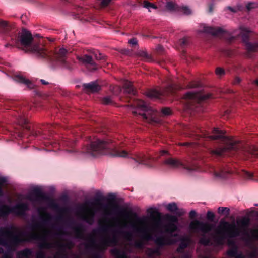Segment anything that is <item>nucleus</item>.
<instances>
[{
  "label": "nucleus",
  "instance_id": "obj_16",
  "mask_svg": "<svg viewBox=\"0 0 258 258\" xmlns=\"http://www.w3.org/2000/svg\"><path fill=\"white\" fill-rule=\"evenodd\" d=\"M85 87L87 89L88 91L90 92H96L100 89V86L96 82H91L85 84Z\"/></svg>",
  "mask_w": 258,
  "mask_h": 258
},
{
  "label": "nucleus",
  "instance_id": "obj_43",
  "mask_svg": "<svg viewBox=\"0 0 258 258\" xmlns=\"http://www.w3.org/2000/svg\"><path fill=\"white\" fill-rule=\"evenodd\" d=\"M108 209V206H106V207H105L104 208V213L105 214H110V211H109V210Z\"/></svg>",
  "mask_w": 258,
  "mask_h": 258
},
{
  "label": "nucleus",
  "instance_id": "obj_15",
  "mask_svg": "<svg viewBox=\"0 0 258 258\" xmlns=\"http://www.w3.org/2000/svg\"><path fill=\"white\" fill-rule=\"evenodd\" d=\"M250 31L248 28L245 27H240L239 29L236 30L234 32V35L235 36H239L242 37L243 39L246 38L248 34L249 33Z\"/></svg>",
  "mask_w": 258,
  "mask_h": 258
},
{
  "label": "nucleus",
  "instance_id": "obj_22",
  "mask_svg": "<svg viewBox=\"0 0 258 258\" xmlns=\"http://www.w3.org/2000/svg\"><path fill=\"white\" fill-rule=\"evenodd\" d=\"M143 6L148 9L149 11H151L152 9H157L158 8L162 7L161 4H159V5L157 6L155 4L151 3L148 1H145L143 3Z\"/></svg>",
  "mask_w": 258,
  "mask_h": 258
},
{
  "label": "nucleus",
  "instance_id": "obj_7",
  "mask_svg": "<svg viewBox=\"0 0 258 258\" xmlns=\"http://www.w3.org/2000/svg\"><path fill=\"white\" fill-rule=\"evenodd\" d=\"M49 231L44 226H39L35 228L33 231V233L29 238L19 237L16 239L17 242L29 239H42L45 240L49 235Z\"/></svg>",
  "mask_w": 258,
  "mask_h": 258
},
{
  "label": "nucleus",
  "instance_id": "obj_13",
  "mask_svg": "<svg viewBox=\"0 0 258 258\" xmlns=\"http://www.w3.org/2000/svg\"><path fill=\"white\" fill-rule=\"evenodd\" d=\"M32 39L31 34L25 30H23L20 34V40L21 43L25 46L30 44Z\"/></svg>",
  "mask_w": 258,
  "mask_h": 258
},
{
  "label": "nucleus",
  "instance_id": "obj_32",
  "mask_svg": "<svg viewBox=\"0 0 258 258\" xmlns=\"http://www.w3.org/2000/svg\"><path fill=\"white\" fill-rule=\"evenodd\" d=\"M215 73L217 76H221L225 74V72L223 69L217 68L215 70Z\"/></svg>",
  "mask_w": 258,
  "mask_h": 258
},
{
  "label": "nucleus",
  "instance_id": "obj_24",
  "mask_svg": "<svg viewBox=\"0 0 258 258\" xmlns=\"http://www.w3.org/2000/svg\"><path fill=\"white\" fill-rule=\"evenodd\" d=\"M77 59L81 62L85 63H89L91 64L92 63V57L88 56L87 55H85L83 56H78L77 57Z\"/></svg>",
  "mask_w": 258,
  "mask_h": 258
},
{
  "label": "nucleus",
  "instance_id": "obj_37",
  "mask_svg": "<svg viewBox=\"0 0 258 258\" xmlns=\"http://www.w3.org/2000/svg\"><path fill=\"white\" fill-rule=\"evenodd\" d=\"M190 241L189 239H188L186 242L183 241L181 244L180 248H183V247L186 246V245L190 243Z\"/></svg>",
  "mask_w": 258,
  "mask_h": 258
},
{
  "label": "nucleus",
  "instance_id": "obj_36",
  "mask_svg": "<svg viewBox=\"0 0 258 258\" xmlns=\"http://www.w3.org/2000/svg\"><path fill=\"white\" fill-rule=\"evenodd\" d=\"M183 11L185 14H189L191 13V10L190 8L187 7H184L183 8Z\"/></svg>",
  "mask_w": 258,
  "mask_h": 258
},
{
  "label": "nucleus",
  "instance_id": "obj_49",
  "mask_svg": "<svg viewBox=\"0 0 258 258\" xmlns=\"http://www.w3.org/2000/svg\"><path fill=\"white\" fill-rule=\"evenodd\" d=\"M189 255H187V257L186 258H189Z\"/></svg>",
  "mask_w": 258,
  "mask_h": 258
},
{
  "label": "nucleus",
  "instance_id": "obj_38",
  "mask_svg": "<svg viewBox=\"0 0 258 258\" xmlns=\"http://www.w3.org/2000/svg\"><path fill=\"white\" fill-rule=\"evenodd\" d=\"M94 56L97 59H101L102 58L101 54L98 51L94 52Z\"/></svg>",
  "mask_w": 258,
  "mask_h": 258
},
{
  "label": "nucleus",
  "instance_id": "obj_39",
  "mask_svg": "<svg viewBox=\"0 0 258 258\" xmlns=\"http://www.w3.org/2000/svg\"><path fill=\"white\" fill-rule=\"evenodd\" d=\"M128 43L131 45H132L133 46H135L137 44V40L136 39H131L129 40Z\"/></svg>",
  "mask_w": 258,
  "mask_h": 258
},
{
  "label": "nucleus",
  "instance_id": "obj_18",
  "mask_svg": "<svg viewBox=\"0 0 258 258\" xmlns=\"http://www.w3.org/2000/svg\"><path fill=\"white\" fill-rule=\"evenodd\" d=\"M212 134L213 135L210 136L211 139L215 140L224 137V132L217 128H214L213 130Z\"/></svg>",
  "mask_w": 258,
  "mask_h": 258
},
{
  "label": "nucleus",
  "instance_id": "obj_28",
  "mask_svg": "<svg viewBox=\"0 0 258 258\" xmlns=\"http://www.w3.org/2000/svg\"><path fill=\"white\" fill-rule=\"evenodd\" d=\"M34 193L36 196L37 199H40L42 198L43 195L39 187H36L35 188Z\"/></svg>",
  "mask_w": 258,
  "mask_h": 258
},
{
  "label": "nucleus",
  "instance_id": "obj_11",
  "mask_svg": "<svg viewBox=\"0 0 258 258\" xmlns=\"http://www.w3.org/2000/svg\"><path fill=\"white\" fill-rule=\"evenodd\" d=\"M199 33H206L212 35L220 36L224 34L226 31L220 27H212L205 24L200 25L198 30Z\"/></svg>",
  "mask_w": 258,
  "mask_h": 258
},
{
  "label": "nucleus",
  "instance_id": "obj_47",
  "mask_svg": "<svg viewBox=\"0 0 258 258\" xmlns=\"http://www.w3.org/2000/svg\"><path fill=\"white\" fill-rule=\"evenodd\" d=\"M167 152L166 151H162V154L166 153Z\"/></svg>",
  "mask_w": 258,
  "mask_h": 258
},
{
  "label": "nucleus",
  "instance_id": "obj_40",
  "mask_svg": "<svg viewBox=\"0 0 258 258\" xmlns=\"http://www.w3.org/2000/svg\"><path fill=\"white\" fill-rule=\"evenodd\" d=\"M0 25L3 27H7L9 26V24L7 21H0Z\"/></svg>",
  "mask_w": 258,
  "mask_h": 258
},
{
  "label": "nucleus",
  "instance_id": "obj_41",
  "mask_svg": "<svg viewBox=\"0 0 258 258\" xmlns=\"http://www.w3.org/2000/svg\"><path fill=\"white\" fill-rule=\"evenodd\" d=\"M214 216V214L212 212L208 211L207 212V217H208V218H209V219H213Z\"/></svg>",
  "mask_w": 258,
  "mask_h": 258
},
{
  "label": "nucleus",
  "instance_id": "obj_23",
  "mask_svg": "<svg viewBox=\"0 0 258 258\" xmlns=\"http://www.w3.org/2000/svg\"><path fill=\"white\" fill-rule=\"evenodd\" d=\"M15 79L16 80V81H17L19 82L25 84L28 86L31 87V84L30 81L29 80L26 79L25 77H24L22 76L17 75L15 76Z\"/></svg>",
  "mask_w": 258,
  "mask_h": 258
},
{
  "label": "nucleus",
  "instance_id": "obj_8",
  "mask_svg": "<svg viewBox=\"0 0 258 258\" xmlns=\"http://www.w3.org/2000/svg\"><path fill=\"white\" fill-rule=\"evenodd\" d=\"M164 164L172 168H179L180 167L186 169L188 172L194 171L196 169V165L191 163H183L179 160L174 158H168L165 160Z\"/></svg>",
  "mask_w": 258,
  "mask_h": 258
},
{
  "label": "nucleus",
  "instance_id": "obj_34",
  "mask_svg": "<svg viewBox=\"0 0 258 258\" xmlns=\"http://www.w3.org/2000/svg\"><path fill=\"white\" fill-rule=\"evenodd\" d=\"M243 176L247 179H250L252 177V173L247 171H243Z\"/></svg>",
  "mask_w": 258,
  "mask_h": 258
},
{
  "label": "nucleus",
  "instance_id": "obj_1",
  "mask_svg": "<svg viewBox=\"0 0 258 258\" xmlns=\"http://www.w3.org/2000/svg\"><path fill=\"white\" fill-rule=\"evenodd\" d=\"M125 218L118 217L111 222L112 227H126L128 224L137 232L140 233L146 240L153 239L156 244L164 246L172 244L179 239L178 234L172 233L177 231L178 226L176 223L178 219L176 216L169 214L165 215L166 224L163 228L159 221L147 217H138L136 215L130 216L125 211L121 212Z\"/></svg>",
  "mask_w": 258,
  "mask_h": 258
},
{
  "label": "nucleus",
  "instance_id": "obj_31",
  "mask_svg": "<svg viewBox=\"0 0 258 258\" xmlns=\"http://www.w3.org/2000/svg\"><path fill=\"white\" fill-rule=\"evenodd\" d=\"M162 114L164 116H168L171 114V111L169 108H165L162 110Z\"/></svg>",
  "mask_w": 258,
  "mask_h": 258
},
{
  "label": "nucleus",
  "instance_id": "obj_29",
  "mask_svg": "<svg viewBox=\"0 0 258 258\" xmlns=\"http://www.w3.org/2000/svg\"><path fill=\"white\" fill-rule=\"evenodd\" d=\"M147 95L151 98H157L158 97L159 94L157 91L152 90L150 91L148 93Z\"/></svg>",
  "mask_w": 258,
  "mask_h": 258
},
{
  "label": "nucleus",
  "instance_id": "obj_27",
  "mask_svg": "<svg viewBox=\"0 0 258 258\" xmlns=\"http://www.w3.org/2000/svg\"><path fill=\"white\" fill-rule=\"evenodd\" d=\"M218 211L220 214L228 215L229 213V209L226 207H219Z\"/></svg>",
  "mask_w": 258,
  "mask_h": 258
},
{
  "label": "nucleus",
  "instance_id": "obj_45",
  "mask_svg": "<svg viewBox=\"0 0 258 258\" xmlns=\"http://www.w3.org/2000/svg\"><path fill=\"white\" fill-rule=\"evenodd\" d=\"M41 81L42 82V83L43 84H47V82L46 81H45L44 80H41Z\"/></svg>",
  "mask_w": 258,
  "mask_h": 258
},
{
  "label": "nucleus",
  "instance_id": "obj_48",
  "mask_svg": "<svg viewBox=\"0 0 258 258\" xmlns=\"http://www.w3.org/2000/svg\"><path fill=\"white\" fill-rule=\"evenodd\" d=\"M3 250L2 248H0V253L2 252Z\"/></svg>",
  "mask_w": 258,
  "mask_h": 258
},
{
  "label": "nucleus",
  "instance_id": "obj_21",
  "mask_svg": "<svg viewBox=\"0 0 258 258\" xmlns=\"http://www.w3.org/2000/svg\"><path fill=\"white\" fill-rule=\"evenodd\" d=\"M234 144V143L233 141L229 140L227 142V147H226V148L216 150L215 151V153L217 155H221L224 150L233 149L234 148V147H233Z\"/></svg>",
  "mask_w": 258,
  "mask_h": 258
},
{
  "label": "nucleus",
  "instance_id": "obj_2",
  "mask_svg": "<svg viewBox=\"0 0 258 258\" xmlns=\"http://www.w3.org/2000/svg\"><path fill=\"white\" fill-rule=\"evenodd\" d=\"M248 220L246 219H242L238 220L235 223H231L221 222L216 231L217 236L213 237V242L208 239L202 238L200 240L201 243L205 245L214 244L218 245L223 244L224 241L223 236L226 235L230 237H234L241 236L243 237H251L254 238H258V230L254 229L249 231L248 228Z\"/></svg>",
  "mask_w": 258,
  "mask_h": 258
},
{
  "label": "nucleus",
  "instance_id": "obj_12",
  "mask_svg": "<svg viewBox=\"0 0 258 258\" xmlns=\"http://www.w3.org/2000/svg\"><path fill=\"white\" fill-rule=\"evenodd\" d=\"M211 94L207 93L203 94L202 92L195 93L193 92H189L185 95V98L186 99H196L198 100H204L210 98Z\"/></svg>",
  "mask_w": 258,
  "mask_h": 258
},
{
  "label": "nucleus",
  "instance_id": "obj_35",
  "mask_svg": "<svg viewBox=\"0 0 258 258\" xmlns=\"http://www.w3.org/2000/svg\"><path fill=\"white\" fill-rule=\"evenodd\" d=\"M67 51L64 48H61L58 52V54L60 56H63L67 53Z\"/></svg>",
  "mask_w": 258,
  "mask_h": 258
},
{
  "label": "nucleus",
  "instance_id": "obj_30",
  "mask_svg": "<svg viewBox=\"0 0 258 258\" xmlns=\"http://www.w3.org/2000/svg\"><path fill=\"white\" fill-rule=\"evenodd\" d=\"M39 213L41 217L45 220H46L48 218V215L47 213L45 210H39Z\"/></svg>",
  "mask_w": 258,
  "mask_h": 258
},
{
  "label": "nucleus",
  "instance_id": "obj_10",
  "mask_svg": "<svg viewBox=\"0 0 258 258\" xmlns=\"http://www.w3.org/2000/svg\"><path fill=\"white\" fill-rule=\"evenodd\" d=\"M94 207L88 204L83 205L80 209V216L86 220L87 222L91 223L92 222V219L94 214Z\"/></svg>",
  "mask_w": 258,
  "mask_h": 258
},
{
  "label": "nucleus",
  "instance_id": "obj_44",
  "mask_svg": "<svg viewBox=\"0 0 258 258\" xmlns=\"http://www.w3.org/2000/svg\"><path fill=\"white\" fill-rule=\"evenodd\" d=\"M240 81V79L239 78H236L235 80V83H238Z\"/></svg>",
  "mask_w": 258,
  "mask_h": 258
},
{
  "label": "nucleus",
  "instance_id": "obj_9",
  "mask_svg": "<svg viewBox=\"0 0 258 258\" xmlns=\"http://www.w3.org/2000/svg\"><path fill=\"white\" fill-rule=\"evenodd\" d=\"M27 208V206L23 204H19L13 209L7 206H0V216L6 215L10 213L18 215L22 214Z\"/></svg>",
  "mask_w": 258,
  "mask_h": 258
},
{
  "label": "nucleus",
  "instance_id": "obj_5",
  "mask_svg": "<svg viewBox=\"0 0 258 258\" xmlns=\"http://www.w3.org/2000/svg\"><path fill=\"white\" fill-rule=\"evenodd\" d=\"M213 228V225L212 224L196 220L191 221L189 226L190 232L196 233H207L211 231Z\"/></svg>",
  "mask_w": 258,
  "mask_h": 258
},
{
  "label": "nucleus",
  "instance_id": "obj_3",
  "mask_svg": "<svg viewBox=\"0 0 258 258\" xmlns=\"http://www.w3.org/2000/svg\"><path fill=\"white\" fill-rule=\"evenodd\" d=\"M137 108L138 110L144 111L145 113L139 114L143 116V118L148 120L149 122L158 123L159 122L158 119L157 118L156 114L154 113L153 110L150 106L141 100H136L134 102V106L132 107V112L134 114H137Z\"/></svg>",
  "mask_w": 258,
  "mask_h": 258
},
{
  "label": "nucleus",
  "instance_id": "obj_20",
  "mask_svg": "<svg viewBox=\"0 0 258 258\" xmlns=\"http://www.w3.org/2000/svg\"><path fill=\"white\" fill-rule=\"evenodd\" d=\"M123 87L125 91L128 94H135L134 89L132 87L131 82L125 81L123 84Z\"/></svg>",
  "mask_w": 258,
  "mask_h": 258
},
{
  "label": "nucleus",
  "instance_id": "obj_26",
  "mask_svg": "<svg viewBox=\"0 0 258 258\" xmlns=\"http://www.w3.org/2000/svg\"><path fill=\"white\" fill-rule=\"evenodd\" d=\"M166 208L170 211L174 212L177 210V207L175 203H170L166 205Z\"/></svg>",
  "mask_w": 258,
  "mask_h": 258
},
{
  "label": "nucleus",
  "instance_id": "obj_25",
  "mask_svg": "<svg viewBox=\"0 0 258 258\" xmlns=\"http://www.w3.org/2000/svg\"><path fill=\"white\" fill-rule=\"evenodd\" d=\"M33 51L42 56H44V49L42 47L35 46L33 48Z\"/></svg>",
  "mask_w": 258,
  "mask_h": 258
},
{
  "label": "nucleus",
  "instance_id": "obj_46",
  "mask_svg": "<svg viewBox=\"0 0 258 258\" xmlns=\"http://www.w3.org/2000/svg\"><path fill=\"white\" fill-rule=\"evenodd\" d=\"M255 82L258 85V79L255 80Z\"/></svg>",
  "mask_w": 258,
  "mask_h": 258
},
{
  "label": "nucleus",
  "instance_id": "obj_4",
  "mask_svg": "<svg viewBox=\"0 0 258 258\" xmlns=\"http://www.w3.org/2000/svg\"><path fill=\"white\" fill-rule=\"evenodd\" d=\"M111 151L110 154L115 157H119L122 158H132L136 163L138 164H143L147 165V157L142 154H136L133 155L130 152L124 150H119L115 147L113 149H109Z\"/></svg>",
  "mask_w": 258,
  "mask_h": 258
},
{
  "label": "nucleus",
  "instance_id": "obj_19",
  "mask_svg": "<svg viewBox=\"0 0 258 258\" xmlns=\"http://www.w3.org/2000/svg\"><path fill=\"white\" fill-rule=\"evenodd\" d=\"M178 8L177 4L172 1H167L165 9L166 10L170 11H173L176 10Z\"/></svg>",
  "mask_w": 258,
  "mask_h": 258
},
{
  "label": "nucleus",
  "instance_id": "obj_42",
  "mask_svg": "<svg viewBox=\"0 0 258 258\" xmlns=\"http://www.w3.org/2000/svg\"><path fill=\"white\" fill-rule=\"evenodd\" d=\"M196 212L194 210L191 211L189 213V216L191 218L194 217L196 216Z\"/></svg>",
  "mask_w": 258,
  "mask_h": 258
},
{
  "label": "nucleus",
  "instance_id": "obj_17",
  "mask_svg": "<svg viewBox=\"0 0 258 258\" xmlns=\"http://www.w3.org/2000/svg\"><path fill=\"white\" fill-rule=\"evenodd\" d=\"M228 255L231 258H245L241 253H238L236 247H232L228 251Z\"/></svg>",
  "mask_w": 258,
  "mask_h": 258
},
{
  "label": "nucleus",
  "instance_id": "obj_6",
  "mask_svg": "<svg viewBox=\"0 0 258 258\" xmlns=\"http://www.w3.org/2000/svg\"><path fill=\"white\" fill-rule=\"evenodd\" d=\"M107 144L104 141L97 139L93 142L89 148L87 149V152L93 157H97L103 154V150L107 149Z\"/></svg>",
  "mask_w": 258,
  "mask_h": 258
},
{
  "label": "nucleus",
  "instance_id": "obj_33",
  "mask_svg": "<svg viewBox=\"0 0 258 258\" xmlns=\"http://www.w3.org/2000/svg\"><path fill=\"white\" fill-rule=\"evenodd\" d=\"M102 103L104 104L108 105L111 103V99L110 97L106 96L102 99Z\"/></svg>",
  "mask_w": 258,
  "mask_h": 258
},
{
  "label": "nucleus",
  "instance_id": "obj_14",
  "mask_svg": "<svg viewBox=\"0 0 258 258\" xmlns=\"http://www.w3.org/2000/svg\"><path fill=\"white\" fill-rule=\"evenodd\" d=\"M230 171L227 169H218L213 173L215 177L217 179H225L228 177Z\"/></svg>",
  "mask_w": 258,
  "mask_h": 258
}]
</instances>
